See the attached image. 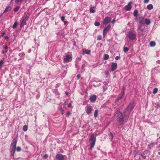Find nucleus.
I'll return each mask as SVG.
<instances>
[{
    "mask_svg": "<svg viewBox=\"0 0 160 160\" xmlns=\"http://www.w3.org/2000/svg\"><path fill=\"white\" fill-rule=\"evenodd\" d=\"M89 99L91 102H94L96 100V96L95 95H93L90 97Z\"/></svg>",
    "mask_w": 160,
    "mask_h": 160,
    "instance_id": "12",
    "label": "nucleus"
},
{
    "mask_svg": "<svg viewBox=\"0 0 160 160\" xmlns=\"http://www.w3.org/2000/svg\"><path fill=\"white\" fill-rule=\"evenodd\" d=\"M16 150L17 152H19L21 151V148L20 147H18L16 148Z\"/></svg>",
    "mask_w": 160,
    "mask_h": 160,
    "instance_id": "31",
    "label": "nucleus"
},
{
    "mask_svg": "<svg viewBox=\"0 0 160 160\" xmlns=\"http://www.w3.org/2000/svg\"><path fill=\"white\" fill-rule=\"evenodd\" d=\"M61 20L63 22L64 24H66L67 23V21H65V17L64 16H62L61 17Z\"/></svg>",
    "mask_w": 160,
    "mask_h": 160,
    "instance_id": "23",
    "label": "nucleus"
},
{
    "mask_svg": "<svg viewBox=\"0 0 160 160\" xmlns=\"http://www.w3.org/2000/svg\"><path fill=\"white\" fill-rule=\"evenodd\" d=\"M12 9V7L10 6H8L7 7L4 11L3 13L9 11H10Z\"/></svg>",
    "mask_w": 160,
    "mask_h": 160,
    "instance_id": "13",
    "label": "nucleus"
},
{
    "mask_svg": "<svg viewBox=\"0 0 160 160\" xmlns=\"http://www.w3.org/2000/svg\"><path fill=\"white\" fill-rule=\"evenodd\" d=\"M158 91V88H155L153 89V92L154 94H156V93H157Z\"/></svg>",
    "mask_w": 160,
    "mask_h": 160,
    "instance_id": "28",
    "label": "nucleus"
},
{
    "mask_svg": "<svg viewBox=\"0 0 160 160\" xmlns=\"http://www.w3.org/2000/svg\"><path fill=\"white\" fill-rule=\"evenodd\" d=\"M23 25H24V24L22 23V22L21 23V24L20 27H22L23 26Z\"/></svg>",
    "mask_w": 160,
    "mask_h": 160,
    "instance_id": "46",
    "label": "nucleus"
},
{
    "mask_svg": "<svg viewBox=\"0 0 160 160\" xmlns=\"http://www.w3.org/2000/svg\"><path fill=\"white\" fill-rule=\"evenodd\" d=\"M122 98V96H120L119 97H118L116 100V101H117L118 100H119L121 99Z\"/></svg>",
    "mask_w": 160,
    "mask_h": 160,
    "instance_id": "35",
    "label": "nucleus"
},
{
    "mask_svg": "<svg viewBox=\"0 0 160 160\" xmlns=\"http://www.w3.org/2000/svg\"><path fill=\"white\" fill-rule=\"evenodd\" d=\"M100 24V23L99 22H95L94 23V25L96 26H98Z\"/></svg>",
    "mask_w": 160,
    "mask_h": 160,
    "instance_id": "32",
    "label": "nucleus"
},
{
    "mask_svg": "<svg viewBox=\"0 0 160 160\" xmlns=\"http://www.w3.org/2000/svg\"><path fill=\"white\" fill-rule=\"evenodd\" d=\"M153 7L152 4H150L148 5L147 6V8L148 10H151L153 9Z\"/></svg>",
    "mask_w": 160,
    "mask_h": 160,
    "instance_id": "15",
    "label": "nucleus"
},
{
    "mask_svg": "<svg viewBox=\"0 0 160 160\" xmlns=\"http://www.w3.org/2000/svg\"><path fill=\"white\" fill-rule=\"evenodd\" d=\"M138 12V11L137 10H135L133 12V15L134 16H137Z\"/></svg>",
    "mask_w": 160,
    "mask_h": 160,
    "instance_id": "24",
    "label": "nucleus"
},
{
    "mask_svg": "<svg viewBox=\"0 0 160 160\" xmlns=\"http://www.w3.org/2000/svg\"><path fill=\"white\" fill-rule=\"evenodd\" d=\"M145 22L147 25H148L151 22L150 20L146 19L145 20Z\"/></svg>",
    "mask_w": 160,
    "mask_h": 160,
    "instance_id": "19",
    "label": "nucleus"
},
{
    "mask_svg": "<svg viewBox=\"0 0 160 160\" xmlns=\"http://www.w3.org/2000/svg\"><path fill=\"white\" fill-rule=\"evenodd\" d=\"M4 53H5V52H4V51H2V52H1V53H2V54H4Z\"/></svg>",
    "mask_w": 160,
    "mask_h": 160,
    "instance_id": "49",
    "label": "nucleus"
},
{
    "mask_svg": "<svg viewBox=\"0 0 160 160\" xmlns=\"http://www.w3.org/2000/svg\"><path fill=\"white\" fill-rule=\"evenodd\" d=\"M25 22V21H24V20H22V23L23 24V23H24Z\"/></svg>",
    "mask_w": 160,
    "mask_h": 160,
    "instance_id": "51",
    "label": "nucleus"
},
{
    "mask_svg": "<svg viewBox=\"0 0 160 160\" xmlns=\"http://www.w3.org/2000/svg\"><path fill=\"white\" fill-rule=\"evenodd\" d=\"M150 145H148V148H150Z\"/></svg>",
    "mask_w": 160,
    "mask_h": 160,
    "instance_id": "54",
    "label": "nucleus"
},
{
    "mask_svg": "<svg viewBox=\"0 0 160 160\" xmlns=\"http://www.w3.org/2000/svg\"><path fill=\"white\" fill-rule=\"evenodd\" d=\"M105 73L106 75H108L109 74V72L108 71H106L105 72Z\"/></svg>",
    "mask_w": 160,
    "mask_h": 160,
    "instance_id": "37",
    "label": "nucleus"
},
{
    "mask_svg": "<svg viewBox=\"0 0 160 160\" xmlns=\"http://www.w3.org/2000/svg\"><path fill=\"white\" fill-rule=\"evenodd\" d=\"M134 108V106L132 104H130L125 109L126 112H130Z\"/></svg>",
    "mask_w": 160,
    "mask_h": 160,
    "instance_id": "6",
    "label": "nucleus"
},
{
    "mask_svg": "<svg viewBox=\"0 0 160 160\" xmlns=\"http://www.w3.org/2000/svg\"><path fill=\"white\" fill-rule=\"evenodd\" d=\"M110 136L111 137V140H112V138H113V135L111 133H110Z\"/></svg>",
    "mask_w": 160,
    "mask_h": 160,
    "instance_id": "38",
    "label": "nucleus"
},
{
    "mask_svg": "<svg viewBox=\"0 0 160 160\" xmlns=\"http://www.w3.org/2000/svg\"><path fill=\"white\" fill-rule=\"evenodd\" d=\"M128 37L130 40H133L136 39V35L135 33L130 32L128 33Z\"/></svg>",
    "mask_w": 160,
    "mask_h": 160,
    "instance_id": "4",
    "label": "nucleus"
},
{
    "mask_svg": "<svg viewBox=\"0 0 160 160\" xmlns=\"http://www.w3.org/2000/svg\"><path fill=\"white\" fill-rule=\"evenodd\" d=\"M17 142V140H15L13 141V142L11 144L12 151H11V152L12 153V156H13L14 153L15 152Z\"/></svg>",
    "mask_w": 160,
    "mask_h": 160,
    "instance_id": "2",
    "label": "nucleus"
},
{
    "mask_svg": "<svg viewBox=\"0 0 160 160\" xmlns=\"http://www.w3.org/2000/svg\"><path fill=\"white\" fill-rule=\"evenodd\" d=\"M110 27V25H108L106 27L104 28L103 32V35L104 37H105L107 32L109 31Z\"/></svg>",
    "mask_w": 160,
    "mask_h": 160,
    "instance_id": "5",
    "label": "nucleus"
},
{
    "mask_svg": "<svg viewBox=\"0 0 160 160\" xmlns=\"http://www.w3.org/2000/svg\"><path fill=\"white\" fill-rule=\"evenodd\" d=\"M143 21L142 20H140L139 22V23H140V24L143 23Z\"/></svg>",
    "mask_w": 160,
    "mask_h": 160,
    "instance_id": "41",
    "label": "nucleus"
},
{
    "mask_svg": "<svg viewBox=\"0 0 160 160\" xmlns=\"http://www.w3.org/2000/svg\"><path fill=\"white\" fill-rule=\"evenodd\" d=\"M21 0H15V2L17 4Z\"/></svg>",
    "mask_w": 160,
    "mask_h": 160,
    "instance_id": "36",
    "label": "nucleus"
},
{
    "mask_svg": "<svg viewBox=\"0 0 160 160\" xmlns=\"http://www.w3.org/2000/svg\"><path fill=\"white\" fill-rule=\"evenodd\" d=\"M91 52V51L90 50H85V51L83 52V54H84L85 53L87 54H89Z\"/></svg>",
    "mask_w": 160,
    "mask_h": 160,
    "instance_id": "16",
    "label": "nucleus"
},
{
    "mask_svg": "<svg viewBox=\"0 0 160 160\" xmlns=\"http://www.w3.org/2000/svg\"><path fill=\"white\" fill-rule=\"evenodd\" d=\"M117 67V63L112 62L111 65V71H113L116 70Z\"/></svg>",
    "mask_w": 160,
    "mask_h": 160,
    "instance_id": "9",
    "label": "nucleus"
},
{
    "mask_svg": "<svg viewBox=\"0 0 160 160\" xmlns=\"http://www.w3.org/2000/svg\"><path fill=\"white\" fill-rule=\"evenodd\" d=\"M109 58V56L108 54H105L104 57V59L105 60H107Z\"/></svg>",
    "mask_w": 160,
    "mask_h": 160,
    "instance_id": "22",
    "label": "nucleus"
},
{
    "mask_svg": "<svg viewBox=\"0 0 160 160\" xmlns=\"http://www.w3.org/2000/svg\"><path fill=\"white\" fill-rule=\"evenodd\" d=\"M18 22L17 21H16L14 23V24L12 26V28H13L14 29L16 27L18 26Z\"/></svg>",
    "mask_w": 160,
    "mask_h": 160,
    "instance_id": "20",
    "label": "nucleus"
},
{
    "mask_svg": "<svg viewBox=\"0 0 160 160\" xmlns=\"http://www.w3.org/2000/svg\"><path fill=\"white\" fill-rule=\"evenodd\" d=\"M8 36H5V38L6 39V40H8Z\"/></svg>",
    "mask_w": 160,
    "mask_h": 160,
    "instance_id": "45",
    "label": "nucleus"
},
{
    "mask_svg": "<svg viewBox=\"0 0 160 160\" xmlns=\"http://www.w3.org/2000/svg\"><path fill=\"white\" fill-rule=\"evenodd\" d=\"M115 19H113L112 21V23H114V22H115Z\"/></svg>",
    "mask_w": 160,
    "mask_h": 160,
    "instance_id": "43",
    "label": "nucleus"
},
{
    "mask_svg": "<svg viewBox=\"0 0 160 160\" xmlns=\"http://www.w3.org/2000/svg\"><path fill=\"white\" fill-rule=\"evenodd\" d=\"M70 112H68L67 113V114L68 115H69L70 114Z\"/></svg>",
    "mask_w": 160,
    "mask_h": 160,
    "instance_id": "48",
    "label": "nucleus"
},
{
    "mask_svg": "<svg viewBox=\"0 0 160 160\" xmlns=\"http://www.w3.org/2000/svg\"><path fill=\"white\" fill-rule=\"evenodd\" d=\"M94 7H90V12L93 13H94L95 12V10H94Z\"/></svg>",
    "mask_w": 160,
    "mask_h": 160,
    "instance_id": "17",
    "label": "nucleus"
},
{
    "mask_svg": "<svg viewBox=\"0 0 160 160\" xmlns=\"http://www.w3.org/2000/svg\"><path fill=\"white\" fill-rule=\"evenodd\" d=\"M149 0H144V2L145 3H147L149 2Z\"/></svg>",
    "mask_w": 160,
    "mask_h": 160,
    "instance_id": "33",
    "label": "nucleus"
},
{
    "mask_svg": "<svg viewBox=\"0 0 160 160\" xmlns=\"http://www.w3.org/2000/svg\"><path fill=\"white\" fill-rule=\"evenodd\" d=\"M102 36L101 35H99L98 36L97 39L98 40H100L102 39Z\"/></svg>",
    "mask_w": 160,
    "mask_h": 160,
    "instance_id": "30",
    "label": "nucleus"
},
{
    "mask_svg": "<svg viewBox=\"0 0 160 160\" xmlns=\"http://www.w3.org/2000/svg\"><path fill=\"white\" fill-rule=\"evenodd\" d=\"M4 52H5V53H7L8 52V51L6 50Z\"/></svg>",
    "mask_w": 160,
    "mask_h": 160,
    "instance_id": "52",
    "label": "nucleus"
},
{
    "mask_svg": "<svg viewBox=\"0 0 160 160\" xmlns=\"http://www.w3.org/2000/svg\"><path fill=\"white\" fill-rule=\"evenodd\" d=\"M117 121L121 123H123L124 122L123 118L121 112L118 111L116 113Z\"/></svg>",
    "mask_w": 160,
    "mask_h": 160,
    "instance_id": "1",
    "label": "nucleus"
},
{
    "mask_svg": "<svg viewBox=\"0 0 160 160\" xmlns=\"http://www.w3.org/2000/svg\"><path fill=\"white\" fill-rule=\"evenodd\" d=\"M5 34V32H2V36H3V35H4Z\"/></svg>",
    "mask_w": 160,
    "mask_h": 160,
    "instance_id": "44",
    "label": "nucleus"
},
{
    "mask_svg": "<svg viewBox=\"0 0 160 160\" xmlns=\"http://www.w3.org/2000/svg\"><path fill=\"white\" fill-rule=\"evenodd\" d=\"M60 108H61V112H62V115H63V113H64V110L62 108V107H61Z\"/></svg>",
    "mask_w": 160,
    "mask_h": 160,
    "instance_id": "34",
    "label": "nucleus"
},
{
    "mask_svg": "<svg viewBox=\"0 0 160 160\" xmlns=\"http://www.w3.org/2000/svg\"><path fill=\"white\" fill-rule=\"evenodd\" d=\"M129 50L128 48L127 47H125L124 48L123 51L124 52H126Z\"/></svg>",
    "mask_w": 160,
    "mask_h": 160,
    "instance_id": "27",
    "label": "nucleus"
},
{
    "mask_svg": "<svg viewBox=\"0 0 160 160\" xmlns=\"http://www.w3.org/2000/svg\"><path fill=\"white\" fill-rule=\"evenodd\" d=\"M72 106V104L71 103H69V104H68V107H70Z\"/></svg>",
    "mask_w": 160,
    "mask_h": 160,
    "instance_id": "47",
    "label": "nucleus"
},
{
    "mask_svg": "<svg viewBox=\"0 0 160 160\" xmlns=\"http://www.w3.org/2000/svg\"><path fill=\"white\" fill-rule=\"evenodd\" d=\"M3 64V60H1L0 61V69H1L2 67V65Z\"/></svg>",
    "mask_w": 160,
    "mask_h": 160,
    "instance_id": "29",
    "label": "nucleus"
},
{
    "mask_svg": "<svg viewBox=\"0 0 160 160\" xmlns=\"http://www.w3.org/2000/svg\"><path fill=\"white\" fill-rule=\"evenodd\" d=\"M92 111V108L91 106H88L87 107L86 112L87 114L90 113Z\"/></svg>",
    "mask_w": 160,
    "mask_h": 160,
    "instance_id": "11",
    "label": "nucleus"
},
{
    "mask_svg": "<svg viewBox=\"0 0 160 160\" xmlns=\"http://www.w3.org/2000/svg\"><path fill=\"white\" fill-rule=\"evenodd\" d=\"M20 8L19 7L17 6L15 8H14V11L15 12H17L19 9Z\"/></svg>",
    "mask_w": 160,
    "mask_h": 160,
    "instance_id": "25",
    "label": "nucleus"
},
{
    "mask_svg": "<svg viewBox=\"0 0 160 160\" xmlns=\"http://www.w3.org/2000/svg\"><path fill=\"white\" fill-rule=\"evenodd\" d=\"M48 157V156L47 154H45L44 156H43V157L44 158H47Z\"/></svg>",
    "mask_w": 160,
    "mask_h": 160,
    "instance_id": "42",
    "label": "nucleus"
},
{
    "mask_svg": "<svg viewBox=\"0 0 160 160\" xmlns=\"http://www.w3.org/2000/svg\"><path fill=\"white\" fill-rule=\"evenodd\" d=\"M131 3H132L131 2H130L128 3V5L126 6V10L128 11L131 9Z\"/></svg>",
    "mask_w": 160,
    "mask_h": 160,
    "instance_id": "14",
    "label": "nucleus"
},
{
    "mask_svg": "<svg viewBox=\"0 0 160 160\" xmlns=\"http://www.w3.org/2000/svg\"><path fill=\"white\" fill-rule=\"evenodd\" d=\"M156 43L154 42L151 41L150 42V46L151 47L155 46Z\"/></svg>",
    "mask_w": 160,
    "mask_h": 160,
    "instance_id": "18",
    "label": "nucleus"
},
{
    "mask_svg": "<svg viewBox=\"0 0 160 160\" xmlns=\"http://www.w3.org/2000/svg\"><path fill=\"white\" fill-rule=\"evenodd\" d=\"M77 77H78V78H80V75H79V74L78 75H77Z\"/></svg>",
    "mask_w": 160,
    "mask_h": 160,
    "instance_id": "50",
    "label": "nucleus"
},
{
    "mask_svg": "<svg viewBox=\"0 0 160 160\" xmlns=\"http://www.w3.org/2000/svg\"><path fill=\"white\" fill-rule=\"evenodd\" d=\"M56 158L59 160H63L64 159V156L61 154H58L56 155Z\"/></svg>",
    "mask_w": 160,
    "mask_h": 160,
    "instance_id": "8",
    "label": "nucleus"
},
{
    "mask_svg": "<svg viewBox=\"0 0 160 160\" xmlns=\"http://www.w3.org/2000/svg\"><path fill=\"white\" fill-rule=\"evenodd\" d=\"M111 20V18L110 17H106L105 18L104 21H103V24H107Z\"/></svg>",
    "mask_w": 160,
    "mask_h": 160,
    "instance_id": "10",
    "label": "nucleus"
},
{
    "mask_svg": "<svg viewBox=\"0 0 160 160\" xmlns=\"http://www.w3.org/2000/svg\"><path fill=\"white\" fill-rule=\"evenodd\" d=\"M65 94H66V95H68V92H65Z\"/></svg>",
    "mask_w": 160,
    "mask_h": 160,
    "instance_id": "53",
    "label": "nucleus"
},
{
    "mask_svg": "<svg viewBox=\"0 0 160 160\" xmlns=\"http://www.w3.org/2000/svg\"><path fill=\"white\" fill-rule=\"evenodd\" d=\"M98 110H96L95 111L94 113V116L95 118H96L98 116Z\"/></svg>",
    "mask_w": 160,
    "mask_h": 160,
    "instance_id": "21",
    "label": "nucleus"
},
{
    "mask_svg": "<svg viewBox=\"0 0 160 160\" xmlns=\"http://www.w3.org/2000/svg\"><path fill=\"white\" fill-rule=\"evenodd\" d=\"M89 141L91 142L90 148L92 149L94 146L96 141V138L95 137L94 135L93 134L91 135L89 139Z\"/></svg>",
    "mask_w": 160,
    "mask_h": 160,
    "instance_id": "3",
    "label": "nucleus"
},
{
    "mask_svg": "<svg viewBox=\"0 0 160 160\" xmlns=\"http://www.w3.org/2000/svg\"><path fill=\"white\" fill-rule=\"evenodd\" d=\"M8 47L7 46V45H6L4 46V49L6 50H7V49H8Z\"/></svg>",
    "mask_w": 160,
    "mask_h": 160,
    "instance_id": "39",
    "label": "nucleus"
},
{
    "mask_svg": "<svg viewBox=\"0 0 160 160\" xmlns=\"http://www.w3.org/2000/svg\"><path fill=\"white\" fill-rule=\"evenodd\" d=\"M72 60V58L71 56L68 54L66 55V57L64 58V60L66 62H70Z\"/></svg>",
    "mask_w": 160,
    "mask_h": 160,
    "instance_id": "7",
    "label": "nucleus"
},
{
    "mask_svg": "<svg viewBox=\"0 0 160 160\" xmlns=\"http://www.w3.org/2000/svg\"><path fill=\"white\" fill-rule=\"evenodd\" d=\"M120 58V57H119V56H116V57H115V59L116 60H118V59H119Z\"/></svg>",
    "mask_w": 160,
    "mask_h": 160,
    "instance_id": "40",
    "label": "nucleus"
},
{
    "mask_svg": "<svg viewBox=\"0 0 160 160\" xmlns=\"http://www.w3.org/2000/svg\"><path fill=\"white\" fill-rule=\"evenodd\" d=\"M23 130L24 131H26L28 130V126L27 125H24L23 127Z\"/></svg>",
    "mask_w": 160,
    "mask_h": 160,
    "instance_id": "26",
    "label": "nucleus"
}]
</instances>
